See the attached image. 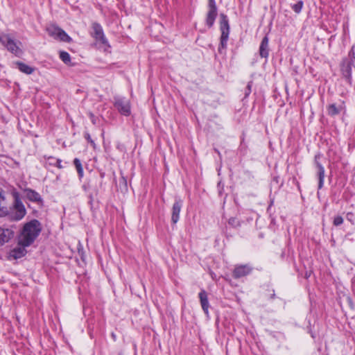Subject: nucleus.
<instances>
[{"mask_svg": "<svg viewBox=\"0 0 355 355\" xmlns=\"http://www.w3.org/2000/svg\"><path fill=\"white\" fill-rule=\"evenodd\" d=\"M92 29L94 31V37L96 40L101 42L103 44H108L107 40L103 33L102 26L99 24L94 23L92 24Z\"/></svg>", "mask_w": 355, "mask_h": 355, "instance_id": "obj_9", "label": "nucleus"}, {"mask_svg": "<svg viewBox=\"0 0 355 355\" xmlns=\"http://www.w3.org/2000/svg\"><path fill=\"white\" fill-rule=\"evenodd\" d=\"M113 103L114 107L120 114L124 116H129L130 114V103L126 98L119 96H114Z\"/></svg>", "mask_w": 355, "mask_h": 355, "instance_id": "obj_3", "label": "nucleus"}, {"mask_svg": "<svg viewBox=\"0 0 355 355\" xmlns=\"http://www.w3.org/2000/svg\"><path fill=\"white\" fill-rule=\"evenodd\" d=\"M199 298L202 309L204 311L205 313L207 315L209 313V304L208 302L207 293L205 290H202L199 293Z\"/></svg>", "mask_w": 355, "mask_h": 355, "instance_id": "obj_16", "label": "nucleus"}, {"mask_svg": "<svg viewBox=\"0 0 355 355\" xmlns=\"http://www.w3.org/2000/svg\"><path fill=\"white\" fill-rule=\"evenodd\" d=\"M90 116H91V118H94V115H93L92 114H90ZM92 122H93L94 123H95V121H94V119H92Z\"/></svg>", "mask_w": 355, "mask_h": 355, "instance_id": "obj_31", "label": "nucleus"}, {"mask_svg": "<svg viewBox=\"0 0 355 355\" xmlns=\"http://www.w3.org/2000/svg\"><path fill=\"white\" fill-rule=\"evenodd\" d=\"M84 137L87 140V141L91 144L92 147L94 148H96V144H95L94 141L91 138L90 135L88 132H85Z\"/></svg>", "mask_w": 355, "mask_h": 355, "instance_id": "obj_26", "label": "nucleus"}, {"mask_svg": "<svg viewBox=\"0 0 355 355\" xmlns=\"http://www.w3.org/2000/svg\"><path fill=\"white\" fill-rule=\"evenodd\" d=\"M218 15V8L215 0H208V11L206 15L205 23L209 28H211Z\"/></svg>", "mask_w": 355, "mask_h": 355, "instance_id": "obj_5", "label": "nucleus"}, {"mask_svg": "<svg viewBox=\"0 0 355 355\" xmlns=\"http://www.w3.org/2000/svg\"><path fill=\"white\" fill-rule=\"evenodd\" d=\"M27 246L23 245L18 243V245L10 250L9 256L10 258L17 259L23 257L27 252L26 248Z\"/></svg>", "mask_w": 355, "mask_h": 355, "instance_id": "obj_12", "label": "nucleus"}, {"mask_svg": "<svg viewBox=\"0 0 355 355\" xmlns=\"http://www.w3.org/2000/svg\"><path fill=\"white\" fill-rule=\"evenodd\" d=\"M15 64L17 66L19 70L26 74H31L34 71L33 68L23 62H17Z\"/></svg>", "mask_w": 355, "mask_h": 355, "instance_id": "obj_19", "label": "nucleus"}, {"mask_svg": "<svg viewBox=\"0 0 355 355\" xmlns=\"http://www.w3.org/2000/svg\"><path fill=\"white\" fill-rule=\"evenodd\" d=\"M352 69H355V58L343 62L341 68L343 75L347 79L352 76Z\"/></svg>", "mask_w": 355, "mask_h": 355, "instance_id": "obj_10", "label": "nucleus"}, {"mask_svg": "<svg viewBox=\"0 0 355 355\" xmlns=\"http://www.w3.org/2000/svg\"><path fill=\"white\" fill-rule=\"evenodd\" d=\"M303 6L304 2L302 0H300L297 1L296 3L291 5V8L295 13L299 14L300 12H301Z\"/></svg>", "mask_w": 355, "mask_h": 355, "instance_id": "obj_23", "label": "nucleus"}, {"mask_svg": "<svg viewBox=\"0 0 355 355\" xmlns=\"http://www.w3.org/2000/svg\"><path fill=\"white\" fill-rule=\"evenodd\" d=\"M247 87H248V93L247 94H248L251 92V84H250V83H248Z\"/></svg>", "mask_w": 355, "mask_h": 355, "instance_id": "obj_28", "label": "nucleus"}, {"mask_svg": "<svg viewBox=\"0 0 355 355\" xmlns=\"http://www.w3.org/2000/svg\"><path fill=\"white\" fill-rule=\"evenodd\" d=\"M0 42L7 48V49L15 53L18 54L20 53V49L17 45V43L11 38L9 35H0Z\"/></svg>", "mask_w": 355, "mask_h": 355, "instance_id": "obj_7", "label": "nucleus"}, {"mask_svg": "<svg viewBox=\"0 0 355 355\" xmlns=\"http://www.w3.org/2000/svg\"><path fill=\"white\" fill-rule=\"evenodd\" d=\"M259 54L262 58H268V37L265 36L259 46Z\"/></svg>", "mask_w": 355, "mask_h": 355, "instance_id": "obj_17", "label": "nucleus"}, {"mask_svg": "<svg viewBox=\"0 0 355 355\" xmlns=\"http://www.w3.org/2000/svg\"><path fill=\"white\" fill-rule=\"evenodd\" d=\"M220 29L221 31V35H229L230 33V25L227 17L224 14H220Z\"/></svg>", "mask_w": 355, "mask_h": 355, "instance_id": "obj_15", "label": "nucleus"}, {"mask_svg": "<svg viewBox=\"0 0 355 355\" xmlns=\"http://www.w3.org/2000/svg\"><path fill=\"white\" fill-rule=\"evenodd\" d=\"M60 58L64 63L67 64H70L71 56L67 52L61 51L60 53Z\"/></svg>", "mask_w": 355, "mask_h": 355, "instance_id": "obj_22", "label": "nucleus"}, {"mask_svg": "<svg viewBox=\"0 0 355 355\" xmlns=\"http://www.w3.org/2000/svg\"><path fill=\"white\" fill-rule=\"evenodd\" d=\"M234 218H230L228 223L230 224H232V223H234Z\"/></svg>", "mask_w": 355, "mask_h": 355, "instance_id": "obj_30", "label": "nucleus"}, {"mask_svg": "<svg viewBox=\"0 0 355 355\" xmlns=\"http://www.w3.org/2000/svg\"><path fill=\"white\" fill-rule=\"evenodd\" d=\"M26 197L33 202H42V199L39 193L31 189H26L24 190Z\"/></svg>", "mask_w": 355, "mask_h": 355, "instance_id": "obj_14", "label": "nucleus"}, {"mask_svg": "<svg viewBox=\"0 0 355 355\" xmlns=\"http://www.w3.org/2000/svg\"><path fill=\"white\" fill-rule=\"evenodd\" d=\"M41 231V223L36 219L25 223L18 238L19 243L25 246H30L39 236Z\"/></svg>", "mask_w": 355, "mask_h": 355, "instance_id": "obj_1", "label": "nucleus"}, {"mask_svg": "<svg viewBox=\"0 0 355 355\" xmlns=\"http://www.w3.org/2000/svg\"><path fill=\"white\" fill-rule=\"evenodd\" d=\"M14 198L12 207L8 209V216L11 220L18 221L21 220L26 214V209L21 200L20 195L15 189L12 191Z\"/></svg>", "mask_w": 355, "mask_h": 355, "instance_id": "obj_2", "label": "nucleus"}, {"mask_svg": "<svg viewBox=\"0 0 355 355\" xmlns=\"http://www.w3.org/2000/svg\"><path fill=\"white\" fill-rule=\"evenodd\" d=\"M228 38H229V35H221L220 46L218 47V51L220 53H222V49L226 48Z\"/></svg>", "mask_w": 355, "mask_h": 355, "instance_id": "obj_21", "label": "nucleus"}, {"mask_svg": "<svg viewBox=\"0 0 355 355\" xmlns=\"http://www.w3.org/2000/svg\"><path fill=\"white\" fill-rule=\"evenodd\" d=\"M352 216H353V214H352V213H350V212H349V213H347V220H349L350 222H352Z\"/></svg>", "mask_w": 355, "mask_h": 355, "instance_id": "obj_27", "label": "nucleus"}, {"mask_svg": "<svg viewBox=\"0 0 355 355\" xmlns=\"http://www.w3.org/2000/svg\"><path fill=\"white\" fill-rule=\"evenodd\" d=\"M62 162L61 159H57L54 157H47L46 159V164H49V165H53V166H55V163H60Z\"/></svg>", "mask_w": 355, "mask_h": 355, "instance_id": "obj_24", "label": "nucleus"}, {"mask_svg": "<svg viewBox=\"0 0 355 355\" xmlns=\"http://www.w3.org/2000/svg\"><path fill=\"white\" fill-rule=\"evenodd\" d=\"M343 109V105L337 106L336 103H331L327 106V114L331 116L338 115Z\"/></svg>", "mask_w": 355, "mask_h": 355, "instance_id": "obj_18", "label": "nucleus"}, {"mask_svg": "<svg viewBox=\"0 0 355 355\" xmlns=\"http://www.w3.org/2000/svg\"><path fill=\"white\" fill-rule=\"evenodd\" d=\"M252 271V268L248 264L236 266L233 271V277L236 279L248 275Z\"/></svg>", "mask_w": 355, "mask_h": 355, "instance_id": "obj_8", "label": "nucleus"}, {"mask_svg": "<svg viewBox=\"0 0 355 355\" xmlns=\"http://www.w3.org/2000/svg\"><path fill=\"white\" fill-rule=\"evenodd\" d=\"M48 34L55 40H59L62 42H70L71 38L60 27L51 25L46 28Z\"/></svg>", "mask_w": 355, "mask_h": 355, "instance_id": "obj_4", "label": "nucleus"}, {"mask_svg": "<svg viewBox=\"0 0 355 355\" xmlns=\"http://www.w3.org/2000/svg\"><path fill=\"white\" fill-rule=\"evenodd\" d=\"M320 155L317 154L314 157V164L317 168L316 177L318 180V189H321L324 186V180L325 177V169L322 164L319 162Z\"/></svg>", "mask_w": 355, "mask_h": 355, "instance_id": "obj_6", "label": "nucleus"}, {"mask_svg": "<svg viewBox=\"0 0 355 355\" xmlns=\"http://www.w3.org/2000/svg\"><path fill=\"white\" fill-rule=\"evenodd\" d=\"M182 207V201L180 199L175 200L172 208L171 220L175 224L180 218V213Z\"/></svg>", "mask_w": 355, "mask_h": 355, "instance_id": "obj_13", "label": "nucleus"}, {"mask_svg": "<svg viewBox=\"0 0 355 355\" xmlns=\"http://www.w3.org/2000/svg\"><path fill=\"white\" fill-rule=\"evenodd\" d=\"M343 218L340 216H337L334 219V225L335 226L340 225L341 224H343Z\"/></svg>", "mask_w": 355, "mask_h": 355, "instance_id": "obj_25", "label": "nucleus"}, {"mask_svg": "<svg viewBox=\"0 0 355 355\" xmlns=\"http://www.w3.org/2000/svg\"><path fill=\"white\" fill-rule=\"evenodd\" d=\"M14 236V231L11 228H6L0 227V246H2L6 243Z\"/></svg>", "mask_w": 355, "mask_h": 355, "instance_id": "obj_11", "label": "nucleus"}, {"mask_svg": "<svg viewBox=\"0 0 355 355\" xmlns=\"http://www.w3.org/2000/svg\"><path fill=\"white\" fill-rule=\"evenodd\" d=\"M55 166H57L58 168H62L63 166L61 165V162L60 163H55Z\"/></svg>", "mask_w": 355, "mask_h": 355, "instance_id": "obj_29", "label": "nucleus"}, {"mask_svg": "<svg viewBox=\"0 0 355 355\" xmlns=\"http://www.w3.org/2000/svg\"><path fill=\"white\" fill-rule=\"evenodd\" d=\"M73 164L76 166V168L77 170V172L78 173V175L80 178H83V168L81 164V162L79 159L75 158L73 160Z\"/></svg>", "mask_w": 355, "mask_h": 355, "instance_id": "obj_20", "label": "nucleus"}]
</instances>
